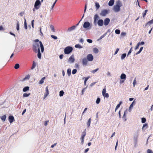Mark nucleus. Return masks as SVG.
Returning a JSON list of instances; mask_svg holds the SVG:
<instances>
[{"mask_svg": "<svg viewBox=\"0 0 153 153\" xmlns=\"http://www.w3.org/2000/svg\"><path fill=\"white\" fill-rule=\"evenodd\" d=\"M40 47L41 49V52L43 53L44 51V48L43 45L41 41L39 42V44L38 43H35L33 45V50L36 52L37 51L38 57L39 58L41 59V54L40 50Z\"/></svg>", "mask_w": 153, "mask_h": 153, "instance_id": "obj_1", "label": "nucleus"}, {"mask_svg": "<svg viewBox=\"0 0 153 153\" xmlns=\"http://www.w3.org/2000/svg\"><path fill=\"white\" fill-rule=\"evenodd\" d=\"M122 6L121 2L120 0H118L116 2V4L113 7V10L114 12H118L120 10V7Z\"/></svg>", "mask_w": 153, "mask_h": 153, "instance_id": "obj_2", "label": "nucleus"}, {"mask_svg": "<svg viewBox=\"0 0 153 153\" xmlns=\"http://www.w3.org/2000/svg\"><path fill=\"white\" fill-rule=\"evenodd\" d=\"M73 48L72 47L68 46L64 49V53L65 54H69L73 51Z\"/></svg>", "mask_w": 153, "mask_h": 153, "instance_id": "obj_3", "label": "nucleus"}, {"mask_svg": "<svg viewBox=\"0 0 153 153\" xmlns=\"http://www.w3.org/2000/svg\"><path fill=\"white\" fill-rule=\"evenodd\" d=\"M41 4V3L39 0H36L34 4V7L37 10L39 8L40 5Z\"/></svg>", "mask_w": 153, "mask_h": 153, "instance_id": "obj_4", "label": "nucleus"}, {"mask_svg": "<svg viewBox=\"0 0 153 153\" xmlns=\"http://www.w3.org/2000/svg\"><path fill=\"white\" fill-rule=\"evenodd\" d=\"M86 132L85 129V130L84 131H83L81 137V142L82 143H83L84 141V137L86 135Z\"/></svg>", "mask_w": 153, "mask_h": 153, "instance_id": "obj_5", "label": "nucleus"}, {"mask_svg": "<svg viewBox=\"0 0 153 153\" xmlns=\"http://www.w3.org/2000/svg\"><path fill=\"white\" fill-rule=\"evenodd\" d=\"M87 59L88 61H91L93 60V56L91 54H89L87 55Z\"/></svg>", "mask_w": 153, "mask_h": 153, "instance_id": "obj_6", "label": "nucleus"}, {"mask_svg": "<svg viewBox=\"0 0 153 153\" xmlns=\"http://www.w3.org/2000/svg\"><path fill=\"white\" fill-rule=\"evenodd\" d=\"M108 13V10H102L100 15L102 16H105Z\"/></svg>", "mask_w": 153, "mask_h": 153, "instance_id": "obj_7", "label": "nucleus"}, {"mask_svg": "<svg viewBox=\"0 0 153 153\" xmlns=\"http://www.w3.org/2000/svg\"><path fill=\"white\" fill-rule=\"evenodd\" d=\"M90 26V23L88 22H85L83 25V27L84 28H87L89 27Z\"/></svg>", "mask_w": 153, "mask_h": 153, "instance_id": "obj_8", "label": "nucleus"}, {"mask_svg": "<svg viewBox=\"0 0 153 153\" xmlns=\"http://www.w3.org/2000/svg\"><path fill=\"white\" fill-rule=\"evenodd\" d=\"M110 21V19L108 18H106L104 20V25L105 26L108 25Z\"/></svg>", "mask_w": 153, "mask_h": 153, "instance_id": "obj_9", "label": "nucleus"}, {"mask_svg": "<svg viewBox=\"0 0 153 153\" xmlns=\"http://www.w3.org/2000/svg\"><path fill=\"white\" fill-rule=\"evenodd\" d=\"M75 59L73 55H71L68 59V61L71 63H73L74 62Z\"/></svg>", "mask_w": 153, "mask_h": 153, "instance_id": "obj_10", "label": "nucleus"}, {"mask_svg": "<svg viewBox=\"0 0 153 153\" xmlns=\"http://www.w3.org/2000/svg\"><path fill=\"white\" fill-rule=\"evenodd\" d=\"M45 91H46V92H45V94H44V99H45V98L49 94V91H48V86H47L46 87V88H45Z\"/></svg>", "mask_w": 153, "mask_h": 153, "instance_id": "obj_11", "label": "nucleus"}, {"mask_svg": "<svg viewBox=\"0 0 153 153\" xmlns=\"http://www.w3.org/2000/svg\"><path fill=\"white\" fill-rule=\"evenodd\" d=\"M76 27V26L73 25L72 27L68 28L67 30V31L70 32L75 29Z\"/></svg>", "mask_w": 153, "mask_h": 153, "instance_id": "obj_12", "label": "nucleus"}, {"mask_svg": "<svg viewBox=\"0 0 153 153\" xmlns=\"http://www.w3.org/2000/svg\"><path fill=\"white\" fill-rule=\"evenodd\" d=\"M8 120L10 123H12L14 121V117L12 115H10L8 117Z\"/></svg>", "mask_w": 153, "mask_h": 153, "instance_id": "obj_13", "label": "nucleus"}, {"mask_svg": "<svg viewBox=\"0 0 153 153\" xmlns=\"http://www.w3.org/2000/svg\"><path fill=\"white\" fill-rule=\"evenodd\" d=\"M88 59L85 58H84L82 59V63L83 65H86L87 64Z\"/></svg>", "mask_w": 153, "mask_h": 153, "instance_id": "obj_14", "label": "nucleus"}, {"mask_svg": "<svg viewBox=\"0 0 153 153\" xmlns=\"http://www.w3.org/2000/svg\"><path fill=\"white\" fill-rule=\"evenodd\" d=\"M97 24L99 26H102L103 25V21L102 19L99 20L97 22Z\"/></svg>", "mask_w": 153, "mask_h": 153, "instance_id": "obj_15", "label": "nucleus"}, {"mask_svg": "<svg viewBox=\"0 0 153 153\" xmlns=\"http://www.w3.org/2000/svg\"><path fill=\"white\" fill-rule=\"evenodd\" d=\"M138 135L137 134H135L134 135V140L135 143H137V138H138Z\"/></svg>", "mask_w": 153, "mask_h": 153, "instance_id": "obj_16", "label": "nucleus"}, {"mask_svg": "<svg viewBox=\"0 0 153 153\" xmlns=\"http://www.w3.org/2000/svg\"><path fill=\"white\" fill-rule=\"evenodd\" d=\"M114 0H110L108 2V5L109 6H111L114 4Z\"/></svg>", "mask_w": 153, "mask_h": 153, "instance_id": "obj_17", "label": "nucleus"}, {"mask_svg": "<svg viewBox=\"0 0 153 153\" xmlns=\"http://www.w3.org/2000/svg\"><path fill=\"white\" fill-rule=\"evenodd\" d=\"M148 127V126L147 123H145L143 124V126L142 129L143 130H145Z\"/></svg>", "mask_w": 153, "mask_h": 153, "instance_id": "obj_18", "label": "nucleus"}, {"mask_svg": "<svg viewBox=\"0 0 153 153\" xmlns=\"http://www.w3.org/2000/svg\"><path fill=\"white\" fill-rule=\"evenodd\" d=\"M99 16L97 14H96L94 16V22L96 23L97 21L99 19Z\"/></svg>", "mask_w": 153, "mask_h": 153, "instance_id": "obj_19", "label": "nucleus"}, {"mask_svg": "<svg viewBox=\"0 0 153 153\" xmlns=\"http://www.w3.org/2000/svg\"><path fill=\"white\" fill-rule=\"evenodd\" d=\"M29 90V87L28 86H26L24 87L23 89V91L24 92H26Z\"/></svg>", "mask_w": 153, "mask_h": 153, "instance_id": "obj_20", "label": "nucleus"}, {"mask_svg": "<svg viewBox=\"0 0 153 153\" xmlns=\"http://www.w3.org/2000/svg\"><path fill=\"white\" fill-rule=\"evenodd\" d=\"M36 64L35 62L34 61H33L32 65L31 68V69H33L36 67Z\"/></svg>", "mask_w": 153, "mask_h": 153, "instance_id": "obj_21", "label": "nucleus"}, {"mask_svg": "<svg viewBox=\"0 0 153 153\" xmlns=\"http://www.w3.org/2000/svg\"><path fill=\"white\" fill-rule=\"evenodd\" d=\"M126 78V76L125 74H122L120 76V78L121 79H125Z\"/></svg>", "mask_w": 153, "mask_h": 153, "instance_id": "obj_22", "label": "nucleus"}, {"mask_svg": "<svg viewBox=\"0 0 153 153\" xmlns=\"http://www.w3.org/2000/svg\"><path fill=\"white\" fill-rule=\"evenodd\" d=\"M91 118H90L89 119V120L88 121V122L87 123V126L89 127L91 123Z\"/></svg>", "mask_w": 153, "mask_h": 153, "instance_id": "obj_23", "label": "nucleus"}, {"mask_svg": "<svg viewBox=\"0 0 153 153\" xmlns=\"http://www.w3.org/2000/svg\"><path fill=\"white\" fill-rule=\"evenodd\" d=\"M6 118V115H4L3 116L1 117V120L3 121H5Z\"/></svg>", "mask_w": 153, "mask_h": 153, "instance_id": "obj_24", "label": "nucleus"}, {"mask_svg": "<svg viewBox=\"0 0 153 153\" xmlns=\"http://www.w3.org/2000/svg\"><path fill=\"white\" fill-rule=\"evenodd\" d=\"M93 51L95 53H98L99 52L98 49L97 48H94L93 49Z\"/></svg>", "mask_w": 153, "mask_h": 153, "instance_id": "obj_25", "label": "nucleus"}, {"mask_svg": "<svg viewBox=\"0 0 153 153\" xmlns=\"http://www.w3.org/2000/svg\"><path fill=\"white\" fill-rule=\"evenodd\" d=\"M45 77H43L42 78L41 80L39 82V84H42L44 82V80L45 79Z\"/></svg>", "mask_w": 153, "mask_h": 153, "instance_id": "obj_26", "label": "nucleus"}, {"mask_svg": "<svg viewBox=\"0 0 153 153\" xmlns=\"http://www.w3.org/2000/svg\"><path fill=\"white\" fill-rule=\"evenodd\" d=\"M153 23V19L152 20L149 21L146 24V26L147 25H150Z\"/></svg>", "mask_w": 153, "mask_h": 153, "instance_id": "obj_27", "label": "nucleus"}, {"mask_svg": "<svg viewBox=\"0 0 153 153\" xmlns=\"http://www.w3.org/2000/svg\"><path fill=\"white\" fill-rule=\"evenodd\" d=\"M30 93L27 94L26 93H25L23 94V97H28L30 95Z\"/></svg>", "mask_w": 153, "mask_h": 153, "instance_id": "obj_28", "label": "nucleus"}, {"mask_svg": "<svg viewBox=\"0 0 153 153\" xmlns=\"http://www.w3.org/2000/svg\"><path fill=\"white\" fill-rule=\"evenodd\" d=\"M16 29L17 30H19V23L18 21L17 22L16 24Z\"/></svg>", "mask_w": 153, "mask_h": 153, "instance_id": "obj_29", "label": "nucleus"}, {"mask_svg": "<svg viewBox=\"0 0 153 153\" xmlns=\"http://www.w3.org/2000/svg\"><path fill=\"white\" fill-rule=\"evenodd\" d=\"M19 64H16L14 66V68L15 69H18L19 68Z\"/></svg>", "mask_w": 153, "mask_h": 153, "instance_id": "obj_30", "label": "nucleus"}, {"mask_svg": "<svg viewBox=\"0 0 153 153\" xmlns=\"http://www.w3.org/2000/svg\"><path fill=\"white\" fill-rule=\"evenodd\" d=\"M95 6L97 8V9H98L100 7L99 4V3L97 2L95 3Z\"/></svg>", "mask_w": 153, "mask_h": 153, "instance_id": "obj_31", "label": "nucleus"}, {"mask_svg": "<svg viewBox=\"0 0 153 153\" xmlns=\"http://www.w3.org/2000/svg\"><path fill=\"white\" fill-rule=\"evenodd\" d=\"M75 47L76 48H82V47L79 44H77L75 46Z\"/></svg>", "mask_w": 153, "mask_h": 153, "instance_id": "obj_32", "label": "nucleus"}, {"mask_svg": "<svg viewBox=\"0 0 153 153\" xmlns=\"http://www.w3.org/2000/svg\"><path fill=\"white\" fill-rule=\"evenodd\" d=\"M64 93V92L63 91H61L59 92V95L60 97L62 96Z\"/></svg>", "mask_w": 153, "mask_h": 153, "instance_id": "obj_33", "label": "nucleus"}, {"mask_svg": "<svg viewBox=\"0 0 153 153\" xmlns=\"http://www.w3.org/2000/svg\"><path fill=\"white\" fill-rule=\"evenodd\" d=\"M126 54L125 53L122 54L121 56V59H124L126 56Z\"/></svg>", "mask_w": 153, "mask_h": 153, "instance_id": "obj_34", "label": "nucleus"}, {"mask_svg": "<svg viewBox=\"0 0 153 153\" xmlns=\"http://www.w3.org/2000/svg\"><path fill=\"white\" fill-rule=\"evenodd\" d=\"M50 27L52 31L53 32H54L55 31L54 29V27L52 25H50Z\"/></svg>", "mask_w": 153, "mask_h": 153, "instance_id": "obj_35", "label": "nucleus"}, {"mask_svg": "<svg viewBox=\"0 0 153 153\" xmlns=\"http://www.w3.org/2000/svg\"><path fill=\"white\" fill-rule=\"evenodd\" d=\"M67 73L68 76H70L71 74V69L69 68L67 70Z\"/></svg>", "mask_w": 153, "mask_h": 153, "instance_id": "obj_36", "label": "nucleus"}, {"mask_svg": "<svg viewBox=\"0 0 153 153\" xmlns=\"http://www.w3.org/2000/svg\"><path fill=\"white\" fill-rule=\"evenodd\" d=\"M146 119L145 118L143 117L141 119V122L143 123H144L146 121Z\"/></svg>", "mask_w": 153, "mask_h": 153, "instance_id": "obj_37", "label": "nucleus"}, {"mask_svg": "<svg viewBox=\"0 0 153 153\" xmlns=\"http://www.w3.org/2000/svg\"><path fill=\"white\" fill-rule=\"evenodd\" d=\"M120 30L118 29H116L115 30V33L117 34H120Z\"/></svg>", "mask_w": 153, "mask_h": 153, "instance_id": "obj_38", "label": "nucleus"}, {"mask_svg": "<svg viewBox=\"0 0 153 153\" xmlns=\"http://www.w3.org/2000/svg\"><path fill=\"white\" fill-rule=\"evenodd\" d=\"M100 98H98L97 99V100H96V103L97 104H98L100 103Z\"/></svg>", "mask_w": 153, "mask_h": 153, "instance_id": "obj_39", "label": "nucleus"}, {"mask_svg": "<svg viewBox=\"0 0 153 153\" xmlns=\"http://www.w3.org/2000/svg\"><path fill=\"white\" fill-rule=\"evenodd\" d=\"M106 88H105L103 89L102 91V95H104L106 93Z\"/></svg>", "mask_w": 153, "mask_h": 153, "instance_id": "obj_40", "label": "nucleus"}, {"mask_svg": "<svg viewBox=\"0 0 153 153\" xmlns=\"http://www.w3.org/2000/svg\"><path fill=\"white\" fill-rule=\"evenodd\" d=\"M147 11H148L147 10H145L144 12L143 13V17H145V16L146 15V13L147 12Z\"/></svg>", "mask_w": 153, "mask_h": 153, "instance_id": "obj_41", "label": "nucleus"}, {"mask_svg": "<svg viewBox=\"0 0 153 153\" xmlns=\"http://www.w3.org/2000/svg\"><path fill=\"white\" fill-rule=\"evenodd\" d=\"M24 26H25V29H27V23L26 21V19H25V21L24 22Z\"/></svg>", "mask_w": 153, "mask_h": 153, "instance_id": "obj_42", "label": "nucleus"}, {"mask_svg": "<svg viewBox=\"0 0 153 153\" xmlns=\"http://www.w3.org/2000/svg\"><path fill=\"white\" fill-rule=\"evenodd\" d=\"M99 70V68H97L96 69H95V70H92L91 72L93 73H94H94H95L96 72H97L98 70Z\"/></svg>", "mask_w": 153, "mask_h": 153, "instance_id": "obj_43", "label": "nucleus"}, {"mask_svg": "<svg viewBox=\"0 0 153 153\" xmlns=\"http://www.w3.org/2000/svg\"><path fill=\"white\" fill-rule=\"evenodd\" d=\"M77 72V70L76 69H74L72 71V74H75Z\"/></svg>", "mask_w": 153, "mask_h": 153, "instance_id": "obj_44", "label": "nucleus"}, {"mask_svg": "<svg viewBox=\"0 0 153 153\" xmlns=\"http://www.w3.org/2000/svg\"><path fill=\"white\" fill-rule=\"evenodd\" d=\"M104 97H105L106 98H108L109 97V94L108 93H106L104 95H103Z\"/></svg>", "mask_w": 153, "mask_h": 153, "instance_id": "obj_45", "label": "nucleus"}, {"mask_svg": "<svg viewBox=\"0 0 153 153\" xmlns=\"http://www.w3.org/2000/svg\"><path fill=\"white\" fill-rule=\"evenodd\" d=\"M51 36L52 38L53 39H57V37L54 35H51Z\"/></svg>", "mask_w": 153, "mask_h": 153, "instance_id": "obj_46", "label": "nucleus"}, {"mask_svg": "<svg viewBox=\"0 0 153 153\" xmlns=\"http://www.w3.org/2000/svg\"><path fill=\"white\" fill-rule=\"evenodd\" d=\"M57 1V0H56L54 2L53 4V5L52 6L51 10H52L53 9L54 7L55 6V4H56V2Z\"/></svg>", "mask_w": 153, "mask_h": 153, "instance_id": "obj_47", "label": "nucleus"}, {"mask_svg": "<svg viewBox=\"0 0 153 153\" xmlns=\"http://www.w3.org/2000/svg\"><path fill=\"white\" fill-rule=\"evenodd\" d=\"M140 45V42H139L137 44V45L136 46L135 48V50H137V49L138 48H139V46Z\"/></svg>", "mask_w": 153, "mask_h": 153, "instance_id": "obj_48", "label": "nucleus"}, {"mask_svg": "<svg viewBox=\"0 0 153 153\" xmlns=\"http://www.w3.org/2000/svg\"><path fill=\"white\" fill-rule=\"evenodd\" d=\"M136 83V78H135L134 79L133 81V85L134 87L135 86V85Z\"/></svg>", "mask_w": 153, "mask_h": 153, "instance_id": "obj_49", "label": "nucleus"}, {"mask_svg": "<svg viewBox=\"0 0 153 153\" xmlns=\"http://www.w3.org/2000/svg\"><path fill=\"white\" fill-rule=\"evenodd\" d=\"M120 104H117V105L116 106V108H115V111H116L117 110V109H118V108L120 107Z\"/></svg>", "mask_w": 153, "mask_h": 153, "instance_id": "obj_50", "label": "nucleus"}, {"mask_svg": "<svg viewBox=\"0 0 153 153\" xmlns=\"http://www.w3.org/2000/svg\"><path fill=\"white\" fill-rule=\"evenodd\" d=\"M39 28L40 29V30H40V33H41V35L42 36L43 35V34L42 32V31L41 27H40V28Z\"/></svg>", "mask_w": 153, "mask_h": 153, "instance_id": "obj_51", "label": "nucleus"}, {"mask_svg": "<svg viewBox=\"0 0 153 153\" xmlns=\"http://www.w3.org/2000/svg\"><path fill=\"white\" fill-rule=\"evenodd\" d=\"M147 153H153L152 151L150 149H148L147 150Z\"/></svg>", "mask_w": 153, "mask_h": 153, "instance_id": "obj_52", "label": "nucleus"}, {"mask_svg": "<svg viewBox=\"0 0 153 153\" xmlns=\"http://www.w3.org/2000/svg\"><path fill=\"white\" fill-rule=\"evenodd\" d=\"M119 51V49L118 48H117L116 49V50L114 54L115 55V54H117Z\"/></svg>", "mask_w": 153, "mask_h": 153, "instance_id": "obj_53", "label": "nucleus"}, {"mask_svg": "<svg viewBox=\"0 0 153 153\" xmlns=\"http://www.w3.org/2000/svg\"><path fill=\"white\" fill-rule=\"evenodd\" d=\"M4 29L3 28L2 26H0V30H4Z\"/></svg>", "mask_w": 153, "mask_h": 153, "instance_id": "obj_54", "label": "nucleus"}, {"mask_svg": "<svg viewBox=\"0 0 153 153\" xmlns=\"http://www.w3.org/2000/svg\"><path fill=\"white\" fill-rule=\"evenodd\" d=\"M87 41L89 43H91L92 42V40L91 39H88L87 40Z\"/></svg>", "mask_w": 153, "mask_h": 153, "instance_id": "obj_55", "label": "nucleus"}, {"mask_svg": "<svg viewBox=\"0 0 153 153\" xmlns=\"http://www.w3.org/2000/svg\"><path fill=\"white\" fill-rule=\"evenodd\" d=\"M34 20H33L32 21V22H31V25H32V27L33 28H34Z\"/></svg>", "mask_w": 153, "mask_h": 153, "instance_id": "obj_56", "label": "nucleus"}, {"mask_svg": "<svg viewBox=\"0 0 153 153\" xmlns=\"http://www.w3.org/2000/svg\"><path fill=\"white\" fill-rule=\"evenodd\" d=\"M84 14L83 15L81 19L80 20V21L76 25V26H78L79 25V23H80V22L81 21V20L83 18V17L84 16Z\"/></svg>", "mask_w": 153, "mask_h": 153, "instance_id": "obj_57", "label": "nucleus"}, {"mask_svg": "<svg viewBox=\"0 0 153 153\" xmlns=\"http://www.w3.org/2000/svg\"><path fill=\"white\" fill-rule=\"evenodd\" d=\"M49 122V121L48 120H47V121H46L45 122V123H44V125L45 126H46L48 124V123Z\"/></svg>", "mask_w": 153, "mask_h": 153, "instance_id": "obj_58", "label": "nucleus"}, {"mask_svg": "<svg viewBox=\"0 0 153 153\" xmlns=\"http://www.w3.org/2000/svg\"><path fill=\"white\" fill-rule=\"evenodd\" d=\"M132 49V48H131L128 52V55H129L131 53Z\"/></svg>", "mask_w": 153, "mask_h": 153, "instance_id": "obj_59", "label": "nucleus"}, {"mask_svg": "<svg viewBox=\"0 0 153 153\" xmlns=\"http://www.w3.org/2000/svg\"><path fill=\"white\" fill-rule=\"evenodd\" d=\"M105 34H104L102 35V36H101L100 38V39H101L102 38H103L105 36Z\"/></svg>", "mask_w": 153, "mask_h": 153, "instance_id": "obj_60", "label": "nucleus"}, {"mask_svg": "<svg viewBox=\"0 0 153 153\" xmlns=\"http://www.w3.org/2000/svg\"><path fill=\"white\" fill-rule=\"evenodd\" d=\"M89 150V148H87V149H86L84 153H87Z\"/></svg>", "mask_w": 153, "mask_h": 153, "instance_id": "obj_61", "label": "nucleus"}, {"mask_svg": "<svg viewBox=\"0 0 153 153\" xmlns=\"http://www.w3.org/2000/svg\"><path fill=\"white\" fill-rule=\"evenodd\" d=\"M63 54H61L59 56V58L60 59H62L63 58Z\"/></svg>", "mask_w": 153, "mask_h": 153, "instance_id": "obj_62", "label": "nucleus"}, {"mask_svg": "<svg viewBox=\"0 0 153 153\" xmlns=\"http://www.w3.org/2000/svg\"><path fill=\"white\" fill-rule=\"evenodd\" d=\"M121 34L123 36H125L126 35V33L125 32H122Z\"/></svg>", "mask_w": 153, "mask_h": 153, "instance_id": "obj_63", "label": "nucleus"}, {"mask_svg": "<svg viewBox=\"0 0 153 153\" xmlns=\"http://www.w3.org/2000/svg\"><path fill=\"white\" fill-rule=\"evenodd\" d=\"M88 79V77H86V78H85V80H84V83L85 84L86 81Z\"/></svg>", "mask_w": 153, "mask_h": 153, "instance_id": "obj_64", "label": "nucleus"}]
</instances>
